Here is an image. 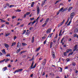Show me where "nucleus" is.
<instances>
[{"label": "nucleus", "mask_w": 78, "mask_h": 78, "mask_svg": "<svg viewBox=\"0 0 78 78\" xmlns=\"http://www.w3.org/2000/svg\"><path fill=\"white\" fill-rule=\"evenodd\" d=\"M63 55H64V56H67V52H64L63 53Z\"/></svg>", "instance_id": "nucleus-27"}, {"label": "nucleus", "mask_w": 78, "mask_h": 78, "mask_svg": "<svg viewBox=\"0 0 78 78\" xmlns=\"http://www.w3.org/2000/svg\"><path fill=\"white\" fill-rule=\"evenodd\" d=\"M6 57H8L9 56V57H11V56H10V54H7V55H6Z\"/></svg>", "instance_id": "nucleus-37"}, {"label": "nucleus", "mask_w": 78, "mask_h": 78, "mask_svg": "<svg viewBox=\"0 0 78 78\" xmlns=\"http://www.w3.org/2000/svg\"><path fill=\"white\" fill-rule=\"evenodd\" d=\"M66 52L67 53H69V52H70V51L71 52V51H72V49H67L66 50Z\"/></svg>", "instance_id": "nucleus-10"}, {"label": "nucleus", "mask_w": 78, "mask_h": 78, "mask_svg": "<svg viewBox=\"0 0 78 78\" xmlns=\"http://www.w3.org/2000/svg\"><path fill=\"white\" fill-rule=\"evenodd\" d=\"M51 36H52L50 34H49V35H48V37H51Z\"/></svg>", "instance_id": "nucleus-55"}, {"label": "nucleus", "mask_w": 78, "mask_h": 78, "mask_svg": "<svg viewBox=\"0 0 78 78\" xmlns=\"http://www.w3.org/2000/svg\"><path fill=\"white\" fill-rule=\"evenodd\" d=\"M56 42V39H54L53 40V42H54V43H55V42Z\"/></svg>", "instance_id": "nucleus-51"}, {"label": "nucleus", "mask_w": 78, "mask_h": 78, "mask_svg": "<svg viewBox=\"0 0 78 78\" xmlns=\"http://www.w3.org/2000/svg\"><path fill=\"white\" fill-rule=\"evenodd\" d=\"M5 25L4 24H3L1 26V27H2V28H3V27H5Z\"/></svg>", "instance_id": "nucleus-63"}, {"label": "nucleus", "mask_w": 78, "mask_h": 78, "mask_svg": "<svg viewBox=\"0 0 78 78\" xmlns=\"http://www.w3.org/2000/svg\"><path fill=\"white\" fill-rule=\"evenodd\" d=\"M43 2L42 3V4L41 5V6H43V5H44L45 4V1H43Z\"/></svg>", "instance_id": "nucleus-29"}, {"label": "nucleus", "mask_w": 78, "mask_h": 78, "mask_svg": "<svg viewBox=\"0 0 78 78\" xmlns=\"http://www.w3.org/2000/svg\"><path fill=\"white\" fill-rule=\"evenodd\" d=\"M25 32H26V30H24L23 32V33L22 34H25Z\"/></svg>", "instance_id": "nucleus-48"}, {"label": "nucleus", "mask_w": 78, "mask_h": 78, "mask_svg": "<svg viewBox=\"0 0 78 78\" xmlns=\"http://www.w3.org/2000/svg\"><path fill=\"white\" fill-rule=\"evenodd\" d=\"M21 46V44L19 42L17 45V47H18V48H20V47Z\"/></svg>", "instance_id": "nucleus-11"}, {"label": "nucleus", "mask_w": 78, "mask_h": 78, "mask_svg": "<svg viewBox=\"0 0 78 78\" xmlns=\"http://www.w3.org/2000/svg\"><path fill=\"white\" fill-rule=\"evenodd\" d=\"M23 70V69H18L17 70H16L15 72L13 73H16V72H21Z\"/></svg>", "instance_id": "nucleus-1"}, {"label": "nucleus", "mask_w": 78, "mask_h": 78, "mask_svg": "<svg viewBox=\"0 0 78 78\" xmlns=\"http://www.w3.org/2000/svg\"><path fill=\"white\" fill-rule=\"evenodd\" d=\"M8 67H9V68H10V67H11V65L9 64V66H8Z\"/></svg>", "instance_id": "nucleus-60"}, {"label": "nucleus", "mask_w": 78, "mask_h": 78, "mask_svg": "<svg viewBox=\"0 0 78 78\" xmlns=\"http://www.w3.org/2000/svg\"><path fill=\"white\" fill-rule=\"evenodd\" d=\"M74 14H75V12H72L71 13L70 16L71 19V20L72 19H73V16H74Z\"/></svg>", "instance_id": "nucleus-3"}, {"label": "nucleus", "mask_w": 78, "mask_h": 78, "mask_svg": "<svg viewBox=\"0 0 78 78\" xmlns=\"http://www.w3.org/2000/svg\"><path fill=\"white\" fill-rule=\"evenodd\" d=\"M73 8V7H71L69 8V9H68V11L69 12H70L71 10H72V9Z\"/></svg>", "instance_id": "nucleus-18"}, {"label": "nucleus", "mask_w": 78, "mask_h": 78, "mask_svg": "<svg viewBox=\"0 0 78 78\" xmlns=\"http://www.w3.org/2000/svg\"><path fill=\"white\" fill-rule=\"evenodd\" d=\"M74 34V37H76V36H77V34Z\"/></svg>", "instance_id": "nucleus-56"}, {"label": "nucleus", "mask_w": 78, "mask_h": 78, "mask_svg": "<svg viewBox=\"0 0 78 78\" xmlns=\"http://www.w3.org/2000/svg\"><path fill=\"white\" fill-rule=\"evenodd\" d=\"M36 64L33 67H32V69H35L36 68Z\"/></svg>", "instance_id": "nucleus-45"}, {"label": "nucleus", "mask_w": 78, "mask_h": 78, "mask_svg": "<svg viewBox=\"0 0 78 78\" xmlns=\"http://www.w3.org/2000/svg\"><path fill=\"white\" fill-rule=\"evenodd\" d=\"M78 47V45H76L75 46H74V48L75 49H77V48Z\"/></svg>", "instance_id": "nucleus-31"}, {"label": "nucleus", "mask_w": 78, "mask_h": 78, "mask_svg": "<svg viewBox=\"0 0 78 78\" xmlns=\"http://www.w3.org/2000/svg\"><path fill=\"white\" fill-rule=\"evenodd\" d=\"M5 61H6V59H4L2 60H1L0 61V63H2V62H4Z\"/></svg>", "instance_id": "nucleus-23"}, {"label": "nucleus", "mask_w": 78, "mask_h": 78, "mask_svg": "<svg viewBox=\"0 0 78 78\" xmlns=\"http://www.w3.org/2000/svg\"><path fill=\"white\" fill-rule=\"evenodd\" d=\"M46 25H47V23H44V24H43L42 26L44 27H45L46 26Z\"/></svg>", "instance_id": "nucleus-39"}, {"label": "nucleus", "mask_w": 78, "mask_h": 78, "mask_svg": "<svg viewBox=\"0 0 78 78\" xmlns=\"http://www.w3.org/2000/svg\"><path fill=\"white\" fill-rule=\"evenodd\" d=\"M1 22H2V23L6 22V21L5 20H3L2 19H1Z\"/></svg>", "instance_id": "nucleus-35"}, {"label": "nucleus", "mask_w": 78, "mask_h": 78, "mask_svg": "<svg viewBox=\"0 0 78 78\" xmlns=\"http://www.w3.org/2000/svg\"><path fill=\"white\" fill-rule=\"evenodd\" d=\"M45 75V72H43V74H42V76H44Z\"/></svg>", "instance_id": "nucleus-52"}, {"label": "nucleus", "mask_w": 78, "mask_h": 78, "mask_svg": "<svg viewBox=\"0 0 78 78\" xmlns=\"http://www.w3.org/2000/svg\"><path fill=\"white\" fill-rule=\"evenodd\" d=\"M78 31V29L77 28H76L74 30V33H77Z\"/></svg>", "instance_id": "nucleus-19"}, {"label": "nucleus", "mask_w": 78, "mask_h": 78, "mask_svg": "<svg viewBox=\"0 0 78 78\" xmlns=\"http://www.w3.org/2000/svg\"><path fill=\"white\" fill-rule=\"evenodd\" d=\"M72 65L73 66H76V64H75V62H73L72 63Z\"/></svg>", "instance_id": "nucleus-43"}, {"label": "nucleus", "mask_w": 78, "mask_h": 78, "mask_svg": "<svg viewBox=\"0 0 78 78\" xmlns=\"http://www.w3.org/2000/svg\"><path fill=\"white\" fill-rule=\"evenodd\" d=\"M22 45H23V46H26V45H27V44L25 43H22Z\"/></svg>", "instance_id": "nucleus-20"}, {"label": "nucleus", "mask_w": 78, "mask_h": 78, "mask_svg": "<svg viewBox=\"0 0 78 78\" xmlns=\"http://www.w3.org/2000/svg\"><path fill=\"white\" fill-rule=\"evenodd\" d=\"M2 51L3 54H6V51H5V49H3Z\"/></svg>", "instance_id": "nucleus-13"}, {"label": "nucleus", "mask_w": 78, "mask_h": 78, "mask_svg": "<svg viewBox=\"0 0 78 78\" xmlns=\"http://www.w3.org/2000/svg\"><path fill=\"white\" fill-rule=\"evenodd\" d=\"M14 5H10V6H9V8H12V7H14Z\"/></svg>", "instance_id": "nucleus-47"}, {"label": "nucleus", "mask_w": 78, "mask_h": 78, "mask_svg": "<svg viewBox=\"0 0 78 78\" xmlns=\"http://www.w3.org/2000/svg\"><path fill=\"white\" fill-rule=\"evenodd\" d=\"M52 56L53 58H55V52H54V51H52Z\"/></svg>", "instance_id": "nucleus-8"}, {"label": "nucleus", "mask_w": 78, "mask_h": 78, "mask_svg": "<svg viewBox=\"0 0 78 78\" xmlns=\"http://www.w3.org/2000/svg\"><path fill=\"white\" fill-rule=\"evenodd\" d=\"M66 61H67V62H69V61H70V59L67 58L66 59Z\"/></svg>", "instance_id": "nucleus-41"}, {"label": "nucleus", "mask_w": 78, "mask_h": 78, "mask_svg": "<svg viewBox=\"0 0 78 78\" xmlns=\"http://www.w3.org/2000/svg\"><path fill=\"white\" fill-rule=\"evenodd\" d=\"M63 9H64V7H62L58 11V12L57 13V15H58V14L60 13V11H62Z\"/></svg>", "instance_id": "nucleus-4"}, {"label": "nucleus", "mask_w": 78, "mask_h": 78, "mask_svg": "<svg viewBox=\"0 0 78 78\" xmlns=\"http://www.w3.org/2000/svg\"><path fill=\"white\" fill-rule=\"evenodd\" d=\"M71 22H72V21H71V20H70V21L69 22V23H68L67 25V26H69V25H70V23Z\"/></svg>", "instance_id": "nucleus-30"}, {"label": "nucleus", "mask_w": 78, "mask_h": 78, "mask_svg": "<svg viewBox=\"0 0 78 78\" xmlns=\"http://www.w3.org/2000/svg\"><path fill=\"white\" fill-rule=\"evenodd\" d=\"M34 37H33L31 41L32 43H33V42H34Z\"/></svg>", "instance_id": "nucleus-26"}, {"label": "nucleus", "mask_w": 78, "mask_h": 78, "mask_svg": "<svg viewBox=\"0 0 78 78\" xmlns=\"http://www.w3.org/2000/svg\"><path fill=\"white\" fill-rule=\"evenodd\" d=\"M17 11L18 12H20L21 11V10L18 9Z\"/></svg>", "instance_id": "nucleus-64"}, {"label": "nucleus", "mask_w": 78, "mask_h": 78, "mask_svg": "<svg viewBox=\"0 0 78 78\" xmlns=\"http://www.w3.org/2000/svg\"><path fill=\"white\" fill-rule=\"evenodd\" d=\"M36 23V20H34L33 22L32 21V23H31V26L32 25H34V23Z\"/></svg>", "instance_id": "nucleus-17"}, {"label": "nucleus", "mask_w": 78, "mask_h": 78, "mask_svg": "<svg viewBox=\"0 0 78 78\" xmlns=\"http://www.w3.org/2000/svg\"><path fill=\"white\" fill-rule=\"evenodd\" d=\"M43 20H44V18H42V19L41 20H40V22H42V21H43Z\"/></svg>", "instance_id": "nucleus-59"}, {"label": "nucleus", "mask_w": 78, "mask_h": 78, "mask_svg": "<svg viewBox=\"0 0 78 78\" xmlns=\"http://www.w3.org/2000/svg\"><path fill=\"white\" fill-rule=\"evenodd\" d=\"M12 19H15V18H16V16H12Z\"/></svg>", "instance_id": "nucleus-42"}, {"label": "nucleus", "mask_w": 78, "mask_h": 78, "mask_svg": "<svg viewBox=\"0 0 78 78\" xmlns=\"http://www.w3.org/2000/svg\"><path fill=\"white\" fill-rule=\"evenodd\" d=\"M67 8L64 9H63L62 11V12L64 11H67Z\"/></svg>", "instance_id": "nucleus-24"}, {"label": "nucleus", "mask_w": 78, "mask_h": 78, "mask_svg": "<svg viewBox=\"0 0 78 78\" xmlns=\"http://www.w3.org/2000/svg\"><path fill=\"white\" fill-rule=\"evenodd\" d=\"M46 42H47V40H45V41H44V43H43L44 44H45L46 43Z\"/></svg>", "instance_id": "nucleus-58"}, {"label": "nucleus", "mask_w": 78, "mask_h": 78, "mask_svg": "<svg viewBox=\"0 0 78 78\" xmlns=\"http://www.w3.org/2000/svg\"><path fill=\"white\" fill-rule=\"evenodd\" d=\"M33 27H31L30 28L29 30H33Z\"/></svg>", "instance_id": "nucleus-62"}, {"label": "nucleus", "mask_w": 78, "mask_h": 78, "mask_svg": "<svg viewBox=\"0 0 78 78\" xmlns=\"http://www.w3.org/2000/svg\"><path fill=\"white\" fill-rule=\"evenodd\" d=\"M24 52L23 51H22L21 52H20L19 53V55H21L22 54V53H24Z\"/></svg>", "instance_id": "nucleus-49"}, {"label": "nucleus", "mask_w": 78, "mask_h": 78, "mask_svg": "<svg viewBox=\"0 0 78 78\" xmlns=\"http://www.w3.org/2000/svg\"><path fill=\"white\" fill-rule=\"evenodd\" d=\"M7 67H4V68H2V71L3 72H5V71H6V70H7Z\"/></svg>", "instance_id": "nucleus-9"}, {"label": "nucleus", "mask_w": 78, "mask_h": 78, "mask_svg": "<svg viewBox=\"0 0 78 78\" xmlns=\"http://www.w3.org/2000/svg\"><path fill=\"white\" fill-rule=\"evenodd\" d=\"M65 20H64L61 23L62 25H63V24L64 23V21H65Z\"/></svg>", "instance_id": "nucleus-44"}, {"label": "nucleus", "mask_w": 78, "mask_h": 78, "mask_svg": "<svg viewBox=\"0 0 78 78\" xmlns=\"http://www.w3.org/2000/svg\"><path fill=\"white\" fill-rule=\"evenodd\" d=\"M59 68H60V70H59V72H62V68L61 67H58Z\"/></svg>", "instance_id": "nucleus-22"}, {"label": "nucleus", "mask_w": 78, "mask_h": 78, "mask_svg": "<svg viewBox=\"0 0 78 78\" xmlns=\"http://www.w3.org/2000/svg\"><path fill=\"white\" fill-rule=\"evenodd\" d=\"M62 30H61L60 31V32H59V36H62V34H64V32H65V30H64L62 32V34H61V33H62Z\"/></svg>", "instance_id": "nucleus-2"}, {"label": "nucleus", "mask_w": 78, "mask_h": 78, "mask_svg": "<svg viewBox=\"0 0 78 78\" xmlns=\"http://www.w3.org/2000/svg\"><path fill=\"white\" fill-rule=\"evenodd\" d=\"M20 48H19L18 50H17V51H16V53H19V52H20Z\"/></svg>", "instance_id": "nucleus-32"}, {"label": "nucleus", "mask_w": 78, "mask_h": 78, "mask_svg": "<svg viewBox=\"0 0 78 78\" xmlns=\"http://www.w3.org/2000/svg\"><path fill=\"white\" fill-rule=\"evenodd\" d=\"M65 69H68V66H66L65 67Z\"/></svg>", "instance_id": "nucleus-57"}, {"label": "nucleus", "mask_w": 78, "mask_h": 78, "mask_svg": "<svg viewBox=\"0 0 78 78\" xmlns=\"http://www.w3.org/2000/svg\"><path fill=\"white\" fill-rule=\"evenodd\" d=\"M33 57L32 58H31L29 59V61H33Z\"/></svg>", "instance_id": "nucleus-53"}, {"label": "nucleus", "mask_w": 78, "mask_h": 78, "mask_svg": "<svg viewBox=\"0 0 78 78\" xmlns=\"http://www.w3.org/2000/svg\"><path fill=\"white\" fill-rule=\"evenodd\" d=\"M6 5L7 6H8V7H9L10 6V5H9V3H7L6 4Z\"/></svg>", "instance_id": "nucleus-40"}, {"label": "nucleus", "mask_w": 78, "mask_h": 78, "mask_svg": "<svg viewBox=\"0 0 78 78\" xmlns=\"http://www.w3.org/2000/svg\"><path fill=\"white\" fill-rule=\"evenodd\" d=\"M4 45L6 48H8L9 47V45H8V44H6V43H5Z\"/></svg>", "instance_id": "nucleus-12"}, {"label": "nucleus", "mask_w": 78, "mask_h": 78, "mask_svg": "<svg viewBox=\"0 0 78 78\" xmlns=\"http://www.w3.org/2000/svg\"><path fill=\"white\" fill-rule=\"evenodd\" d=\"M73 53V52H71L70 53H69L68 55V56H70V55H72Z\"/></svg>", "instance_id": "nucleus-21"}, {"label": "nucleus", "mask_w": 78, "mask_h": 78, "mask_svg": "<svg viewBox=\"0 0 78 78\" xmlns=\"http://www.w3.org/2000/svg\"><path fill=\"white\" fill-rule=\"evenodd\" d=\"M16 42L12 43L11 46V47H12V46H14V45H16Z\"/></svg>", "instance_id": "nucleus-25"}, {"label": "nucleus", "mask_w": 78, "mask_h": 78, "mask_svg": "<svg viewBox=\"0 0 78 78\" xmlns=\"http://www.w3.org/2000/svg\"><path fill=\"white\" fill-rule=\"evenodd\" d=\"M30 31L26 32V33L25 35H28V34H30Z\"/></svg>", "instance_id": "nucleus-33"}, {"label": "nucleus", "mask_w": 78, "mask_h": 78, "mask_svg": "<svg viewBox=\"0 0 78 78\" xmlns=\"http://www.w3.org/2000/svg\"><path fill=\"white\" fill-rule=\"evenodd\" d=\"M72 41V39H71V38H69L68 39V41L69 42H70V41Z\"/></svg>", "instance_id": "nucleus-61"}, {"label": "nucleus", "mask_w": 78, "mask_h": 78, "mask_svg": "<svg viewBox=\"0 0 78 78\" xmlns=\"http://www.w3.org/2000/svg\"><path fill=\"white\" fill-rule=\"evenodd\" d=\"M9 34H9V33H8L7 34H5V36H8Z\"/></svg>", "instance_id": "nucleus-38"}, {"label": "nucleus", "mask_w": 78, "mask_h": 78, "mask_svg": "<svg viewBox=\"0 0 78 78\" xmlns=\"http://www.w3.org/2000/svg\"><path fill=\"white\" fill-rule=\"evenodd\" d=\"M53 42H51L50 43V48H51L52 47V46H53Z\"/></svg>", "instance_id": "nucleus-15"}, {"label": "nucleus", "mask_w": 78, "mask_h": 78, "mask_svg": "<svg viewBox=\"0 0 78 78\" xmlns=\"http://www.w3.org/2000/svg\"><path fill=\"white\" fill-rule=\"evenodd\" d=\"M10 59L7 58L6 59V60L5 61V62H8V61H10Z\"/></svg>", "instance_id": "nucleus-28"}, {"label": "nucleus", "mask_w": 78, "mask_h": 78, "mask_svg": "<svg viewBox=\"0 0 78 78\" xmlns=\"http://www.w3.org/2000/svg\"><path fill=\"white\" fill-rule=\"evenodd\" d=\"M58 34H56L55 35V37H54L55 39H56V38H57V37H58Z\"/></svg>", "instance_id": "nucleus-50"}, {"label": "nucleus", "mask_w": 78, "mask_h": 78, "mask_svg": "<svg viewBox=\"0 0 78 78\" xmlns=\"http://www.w3.org/2000/svg\"><path fill=\"white\" fill-rule=\"evenodd\" d=\"M41 49V47H39L38 48H37L35 50V52H36L37 51H39V50H40Z\"/></svg>", "instance_id": "nucleus-14"}, {"label": "nucleus", "mask_w": 78, "mask_h": 78, "mask_svg": "<svg viewBox=\"0 0 78 78\" xmlns=\"http://www.w3.org/2000/svg\"><path fill=\"white\" fill-rule=\"evenodd\" d=\"M62 24L61 23H60L58 25V27H60L61 25H62Z\"/></svg>", "instance_id": "nucleus-36"}, {"label": "nucleus", "mask_w": 78, "mask_h": 78, "mask_svg": "<svg viewBox=\"0 0 78 78\" xmlns=\"http://www.w3.org/2000/svg\"><path fill=\"white\" fill-rule=\"evenodd\" d=\"M38 7H37V14L38 15L39 14V12H40V9H39V7L38 6H37Z\"/></svg>", "instance_id": "nucleus-5"}, {"label": "nucleus", "mask_w": 78, "mask_h": 78, "mask_svg": "<svg viewBox=\"0 0 78 78\" xmlns=\"http://www.w3.org/2000/svg\"><path fill=\"white\" fill-rule=\"evenodd\" d=\"M30 19L31 21H32V20H34V18L33 17L32 18H30Z\"/></svg>", "instance_id": "nucleus-46"}, {"label": "nucleus", "mask_w": 78, "mask_h": 78, "mask_svg": "<svg viewBox=\"0 0 78 78\" xmlns=\"http://www.w3.org/2000/svg\"><path fill=\"white\" fill-rule=\"evenodd\" d=\"M45 64H46V60L44 59L42 63V64L43 66H45Z\"/></svg>", "instance_id": "nucleus-7"}, {"label": "nucleus", "mask_w": 78, "mask_h": 78, "mask_svg": "<svg viewBox=\"0 0 78 78\" xmlns=\"http://www.w3.org/2000/svg\"><path fill=\"white\" fill-rule=\"evenodd\" d=\"M17 39V37L15 36V37H14V39L15 40V39Z\"/></svg>", "instance_id": "nucleus-54"}, {"label": "nucleus", "mask_w": 78, "mask_h": 78, "mask_svg": "<svg viewBox=\"0 0 78 78\" xmlns=\"http://www.w3.org/2000/svg\"><path fill=\"white\" fill-rule=\"evenodd\" d=\"M33 64H34V61L33 60L32 63L31 64V66L30 67V69H32L33 66Z\"/></svg>", "instance_id": "nucleus-16"}, {"label": "nucleus", "mask_w": 78, "mask_h": 78, "mask_svg": "<svg viewBox=\"0 0 78 78\" xmlns=\"http://www.w3.org/2000/svg\"><path fill=\"white\" fill-rule=\"evenodd\" d=\"M51 31V28H49V29H48V30L46 31V33H50Z\"/></svg>", "instance_id": "nucleus-6"}, {"label": "nucleus", "mask_w": 78, "mask_h": 78, "mask_svg": "<svg viewBox=\"0 0 78 78\" xmlns=\"http://www.w3.org/2000/svg\"><path fill=\"white\" fill-rule=\"evenodd\" d=\"M30 12H27L26 13V16H28V15H30Z\"/></svg>", "instance_id": "nucleus-34"}]
</instances>
